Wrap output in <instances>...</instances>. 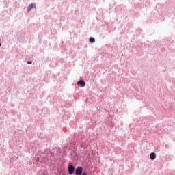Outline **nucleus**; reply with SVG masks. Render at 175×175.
Returning a JSON list of instances; mask_svg holds the SVG:
<instances>
[{"label": "nucleus", "mask_w": 175, "mask_h": 175, "mask_svg": "<svg viewBox=\"0 0 175 175\" xmlns=\"http://www.w3.org/2000/svg\"><path fill=\"white\" fill-rule=\"evenodd\" d=\"M71 155H72V157H76L77 155V153H76L75 151H72L71 152Z\"/></svg>", "instance_id": "nucleus-7"}, {"label": "nucleus", "mask_w": 175, "mask_h": 175, "mask_svg": "<svg viewBox=\"0 0 175 175\" xmlns=\"http://www.w3.org/2000/svg\"><path fill=\"white\" fill-rule=\"evenodd\" d=\"M78 85H81V87L84 88L85 87V81H84L83 79L79 80L77 82Z\"/></svg>", "instance_id": "nucleus-3"}, {"label": "nucleus", "mask_w": 175, "mask_h": 175, "mask_svg": "<svg viewBox=\"0 0 175 175\" xmlns=\"http://www.w3.org/2000/svg\"><path fill=\"white\" fill-rule=\"evenodd\" d=\"M89 42H90V43H95V38H94V37H90V38H89Z\"/></svg>", "instance_id": "nucleus-6"}, {"label": "nucleus", "mask_w": 175, "mask_h": 175, "mask_svg": "<svg viewBox=\"0 0 175 175\" xmlns=\"http://www.w3.org/2000/svg\"><path fill=\"white\" fill-rule=\"evenodd\" d=\"M35 8H36V4L32 3L31 4L28 5L27 10H32V9H35Z\"/></svg>", "instance_id": "nucleus-4"}, {"label": "nucleus", "mask_w": 175, "mask_h": 175, "mask_svg": "<svg viewBox=\"0 0 175 175\" xmlns=\"http://www.w3.org/2000/svg\"><path fill=\"white\" fill-rule=\"evenodd\" d=\"M75 166L73 165H69L68 167V174H73L75 173Z\"/></svg>", "instance_id": "nucleus-2"}, {"label": "nucleus", "mask_w": 175, "mask_h": 175, "mask_svg": "<svg viewBox=\"0 0 175 175\" xmlns=\"http://www.w3.org/2000/svg\"><path fill=\"white\" fill-rule=\"evenodd\" d=\"M83 174V167L81 166H78L76 169H75V174L76 175H81Z\"/></svg>", "instance_id": "nucleus-1"}, {"label": "nucleus", "mask_w": 175, "mask_h": 175, "mask_svg": "<svg viewBox=\"0 0 175 175\" xmlns=\"http://www.w3.org/2000/svg\"><path fill=\"white\" fill-rule=\"evenodd\" d=\"M39 161H40L39 157H36V162H39Z\"/></svg>", "instance_id": "nucleus-10"}, {"label": "nucleus", "mask_w": 175, "mask_h": 175, "mask_svg": "<svg viewBox=\"0 0 175 175\" xmlns=\"http://www.w3.org/2000/svg\"><path fill=\"white\" fill-rule=\"evenodd\" d=\"M80 175H88V174H87V172H84L82 174H81Z\"/></svg>", "instance_id": "nucleus-9"}, {"label": "nucleus", "mask_w": 175, "mask_h": 175, "mask_svg": "<svg viewBox=\"0 0 175 175\" xmlns=\"http://www.w3.org/2000/svg\"><path fill=\"white\" fill-rule=\"evenodd\" d=\"M150 158L152 161H154V159H155V158H157V154H155V152H151L150 154Z\"/></svg>", "instance_id": "nucleus-5"}, {"label": "nucleus", "mask_w": 175, "mask_h": 175, "mask_svg": "<svg viewBox=\"0 0 175 175\" xmlns=\"http://www.w3.org/2000/svg\"><path fill=\"white\" fill-rule=\"evenodd\" d=\"M27 64L28 65H31V64H32V61H31V60L27 61Z\"/></svg>", "instance_id": "nucleus-8"}]
</instances>
